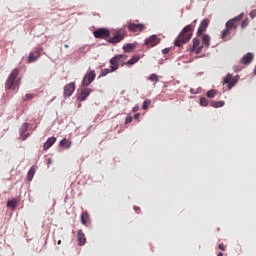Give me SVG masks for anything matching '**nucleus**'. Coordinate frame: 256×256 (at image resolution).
Masks as SVG:
<instances>
[{
	"instance_id": "14",
	"label": "nucleus",
	"mask_w": 256,
	"mask_h": 256,
	"mask_svg": "<svg viewBox=\"0 0 256 256\" xmlns=\"http://www.w3.org/2000/svg\"><path fill=\"white\" fill-rule=\"evenodd\" d=\"M207 27H209V19L202 20L197 31V37H199V35H203V33L207 31Z\"/></svg>"
},
{
	"instance_id": "29",
	"label": "nucleus",
	"mask_w": 256,
	"mask_h": 256,
	"mask_svg": "<svg viewBox=\"0 0 256 256\" xmlns=\"http://www.w3.org/2000/svg\"><path fill=\"white\" fill-rule=\"evenodd\" d=\"M230 33H231V29L226 27L224 30H222V34H221L222 39L225 41V37H227V35H229Z\"/></svg>"
},
{
	"instance_id": "11",
	"label": "nucleus",
	"mask_w": 256,
	"mask_h": 256,
	"mask_svg": "<svg viewBox=\"0 0 256 256\" xmlns=\"http://www.w3.org/2000/svg\"><path fill=\"white\" fill-rule=\"evenodd\" d=\"M41 53H43V49L41 47L37 48L34 52H30L29 57L27 58V63H35V61L41 57Z\"/></svg>"
},
{
	"instance_id": "20",
	"label": "nucleus",
	"mask_w": 256,
	"mask_h": 256,
	"mask_svg": "<svg viewBox=\"0 0 256 256\" xmlns=\"http://www.w3.org/2000/svg\"><path fill=\"white\" fill-rule=\"evenodd\" d=\"M81 222L82 225H89V213L87 212H83L81 215Z\"/></svg>"
},
{
	"instance_id": "16",
	"label": "nucleus",
	"mask_w": 256,
	"mask_h": 256,
	"mask_svg": "<svg viewBox=\"0 0 256 256\" xmlns=\"http://www.w3.org/2000/svg\"><path fill=\"white\" fill-rule=\"evenodd\" d=\"M29 130V124L24 123L22 125V128L20 129V139L22 141H25L29 137V133L26 134V132Z\"/></svg>"
},
{
	"instance_id": "4",
	"label": "nucleus",
	"mask_w": 256,
	"mask_h": 256,
	"mask_svg": "<svg viewBox=\"0 0 256 256\" xmlns=\"http://www.w3.org/2000/svg\"><path fill=\"white\" fill-rule=\"evenodd\" d=\"M126 37L127 30H125V28H120L115 31L114 36L108 40V43H112L113 45H115L117 43H121Z\"/></svg>"
},
{
	"instance_id": "41",
	"label": "nucleus",
	"mask_w": 256,
	"mask_h": 256,
	"mask_svg": "<svg viewBox=\"0 0 256 256\" xmlns=\"http://www.w3.org/2000/svg\"><path fill=\"white\" fill-rule=\"evenodd\" d=\"M132 111H133L134 113L137 112V111H139V106H134L133 109H132Z\"/></svg>"
},
{
	"instance_id": "26",
	"label": "nucleus",
	"mask_w": 256,
	"mask_h": 256,
	"mask_svg": "<svg viewBox=\"0 0 256 256\" xmlns=\"http://www.w3.org/2000/svg\"><path fill=\"white\" fill-rule=\"evenodd\" d=\"M7 207H10V209H16L17 207V199H12L7 202Z\"/></svg>"
},
{
	"instance_id": "19",
	"label": "nucleus",
	"mask_w": 256,
	"mask_h": 256,
	"mask_svg": "<svg viewBox=\"0 0 256 256\" xmlns=\"http://www.w3.org/2000/svg\"><path fill=\"white\" fill-rule=\"evenodd\" d=\"M251 61H253V53L250 52L244 55L241 59L242 65H249Z\"/></svg>"
},
{
	"instance_id": "33",
	"label": "nucleus",
	"mask_w": 256,
	"mask_h": 256,
	"mask_svg": "<svg viewBox=\"0 0 256 256\" xmlns=\"http://www.w3.org/2000/svg\"><path fill=\"white\" fill-rule=\"evenodd\" d=\"M35 99V94H26L24 97H23V101H31Z\"/></svg>"
},
{
	"instance_id": "40",
	"label": "nucleus",
	"mask_w": 256,
	"mask_h": 256,
	"mask_svg": "<svg viewBox=\"0 0 256 256\" xmlns=\"http://www.w3.org/2000/svg\"><path fill=\"white\" fill-rule=\"evenodd\" d=\"M134 211H136V213H139V211H141V208H139V206H134Z\"/></svg>"
},
{
	"instance_id": "25",
	"label": "nucleus",
	"mask_w": 256,
	"mask_h": 256,
	"mask_svg": "<svg viewBox=\"0 0 256 256\" xmlns=\"http://www.w3.org/2000/svg\"><path fill=\"white\" fill-rule=\"evenodd\" d=\"M225 105V101H212L211 107H214L215 109H219V107H223Z\"/></svg>"
},
{
	"instance_id": "44",
	"label": "nucleus",
	"mask_w": 256,
	"mask_h": 256,
	"mask_svg": "<svg viewBox=\"0 0 256 256\" xmlns=\"http://www.w3.org/2000/svg\"><path fill=\"white\" fill-rule=\"evenodd\" d=\"M217 256H223V252L218 253Z\"/></svg>"
},
{
	"instance_id": "9",
	"label": "nucleus",
	"mask_w": 256,
	"mask_h": 256,
	"mask_svg": "<svg viewBox=\"0 0 256 256\" xmlns=\"http://www.w3.org/2000/svg\"><path fill=\"white\" fill-rule=\"evenodd\" d=\"M241 19H243V13L234 17V18H232V19H230V20H228L226 22V27L230 30L231 29H237V26L239 25V21H241Z\"/></svg>"
},
{
	"instance_id": "31",
	"label": "nucleus",
	"mask_w": 256,
	"mask_h": 256,
	"mask_svg": "<svg viewBox=\"0 0 256 256\" xmlns=\"http://www.w3.org/2000/svg\"><path fill=\"white\" fill-rule=\"evenodd\" d=\"M200 105L202 107H207L209 105V100H207L205 97L200 98Z\"/></svg>"
},
{
	"instance_id": "46",
	"label": "nucleus",
	"mask_w": 256,
	"mask_h": 256,
	"mask_svg": "<svg viewBox=\"0 0 256 256\" xmlns=\"http://www.w3.org/2000/svg\"><path fill=\"white\" fill-rule=\"evenodd\" d=\"M58 245H61V240L58 241Z\"/></svg>"
},
{
	"instance_id": "13",
	"label": "nucleus",
	"mask_w": 256,
	"mask_h": 256,
	"mask_svg": "<svg viewBox=\"0 0 256 256\" xmlns=\"http://www.w3.org/2000/svg\"><path fill=\"white\" fill-rule=\"evenodd\" d=\"M145 29V25L143 24H135V23H129L128 24V30L132 33H139Z\"/></svg>"
},
{
	"instance_id": "39",
	"label": "nucleus",
	"mask_w": 256,
	"mask_h": 256,
	"mask_svg": "<svg viewBox=\"0 0 256 256\" xmlns=\"http://www.w3.org/2000/svg\"><path fill=\"white\" fill-rule=\"evenodd\" d=\"M162 53H163V55H167V53H169V49H168V48L163 49V50H162Z\"/></svg>"
},
{
	"instance_id": "21",
	"label": "nucleus",
	"mask_w": 256,
	"mask_h": 256,
	"mask_svg": "<svg viewBox=\"0 0 256 256\" xmlns=\"http://www.w3.org/2000/svg\"><path fill=\"white\" fill-rule=\"evenodd\" d=\"M35 172H36V168H35V166H32L27 173L28 181H33V177H35Z\"/></svg>"
},
{
	"instance_id": "1",
	"label": "nucleus",
	"mask_w": 256,
	"mask_h": 256,
	"mask_svg": "<svg viewBox=\"0 0 256 256\" xmlns=\"http://www.w3.org/2000/svg\"><path fill=\"white\" fill-rule=\"evenodd\" d=\"M193 29H195V24L193 23L185 26L175 39L174 45L176 47H183V45L189 43L193 37Z\"/></svg>"
},
{
	"instance_id": "42",
	"label": "nucleus",
	"mask_w": 256,
	"mask_h": 256,
	"mask_svg": "<svg viewBox=\"0 0 256 256\" xmlns=\"http://www.w3.org/2000/svg\"><path fill=\"white\" fill-rule=\"evenodd\" d=\"M140 115H141L140 113L135 114L134 119H139Z\"/></svg>"
},
{
	"instance_id": "12",
	"label": "nucleus",
	"mask_w": 256,
	"mask_h": 256,
	"mask_svg": "<svg viewBox=\"0 0 256 256\" xmlns=\"http://www.w3.org/2000/svg\"><path fill=\"white\" fill-rule=\"evenodd\" d=\"M75 92V82H71L64 86V97H71L73 93Z\"/></svg>"
},
{
	"instance_id": "27",
	"label": "nucleus",
	"mask_w": 256,
	"mask_h": 256,
	"mask_svg": "<svg viewBox=\"0 0 256 256\" xmlns=\"http://www.w3.org/2000/svg\"><path fill=\"white\" fill-rule=\"evenodd\" d=\"M139 56H133L130 60L126 62V65H135L139 61Z\"/></svg>"
},
{
	"instance_id": "7",
	"label": "nucleus",
	"mask_w": 256,
	"mask_h": 256,
	"mask_svg": "<svg viewBox=\"0 0 256 256\" xmlns=\"http://www.w3.org/2000/svg\"><path fill=\"white\" fill-rule=\"evenodd\" d=\"M192 43L193 45L190 48L191 53H196V55H199V53L203 51V43H201L199 38H194Z\"/></svg>"
},
{
	"instance_id": "28",
	"label": "nucleus",
	"mask_w": 256,
	"mask_h": 256,
	"mask_svg": "<svg viewBox=\"0 0 256 256\" xmlns=\"http://www.w3.org/2000/svg\"><path fill=\"white\" fill-rule=\"evenodd\" d=\"M60 145L62 147H66V149H69V147H71V142H68L67 138H64L60 141Z\"/></svg>"
},
{
	"instance_id": "24",
	"label": "nucleus",
	"mask_w": 256,
	"mask_h": 256,
	"mask_svg": "<svg viewBox=\"0 0 256 256\" xmlns=\"http://www.w3.org/2000/svg\"><path fill=\"white\" fill-rule=\"evenodd\" d=\"M210 41H211V37H209V35L207 34L202 35V45H205V47H209Z\"/></svg>"
},
{
	"instance_id": "36",
	"label": "nucleus",
	"mask_w": 256,
	"mask_h": 256,
	"mask_svg": "<svg viewBox=\"0 0 256 256\" xmlns=\"http://www.w3.org/2000/svg\"><path fill=\"white\" fill-rule=\"evenodd\" d=\"M218 249H220V251H225V249H226L225 244L220 243V244L218 245Z\"/></svg>"
},
{
	"instance_id": "5",
	"label": "nucleus",
	"mask_w": 256,
	"mask_h": 256,
	"mask_svg": "<svg viewBox=\"0 0 256 256\" xmlns=\"http://www.w3.org/2000/svg\"><path fill=\"white\" fill-rule=\"evenodd\" d=\"M95 77H97L95 70L88 71L82 79V87H89L95 81Z\"/></svg>"
},
{
	"instance_id": "8",
	"label": "nucleus",
	"mask_w": 256,
	"mask_h": 256,
	"mask_svg": "<svg viewBox=\"0 0 256 256\" xmlns=\"http://www.w3.org/2000/svg\"><path fill=\"white\" fill-rule=\"evenodd\" d=\"M223 81L227 85L228 89L231 90L233 87H235L237 81H239V78L237 76L233 77L232 74H228Z\"/></svg>"
},
{
	"instance_id": "15",
	"label": "nucleus",
	"mask_w": 256,
	"mask_h": 256,
	"mask_svg": "<svg viewBox=\"0 0 256 256\" xmlns=\"http://www.w3.org/2000/svg\"><path fill=\"white\" fill-rule=\"evenodd\" d=\"M91 88H82L78 95V101H85L89 95H91Z\"/></svg>"
},
{
	"instance_id": "23",
	"label": "nucleus",
	"mask_w": 256,
	"mask_h": 256,
	"mask_svg": "<svg viewBox=\"0 0 256 256\" xmlns=\"http://www.w3.org/2000/svg\"><path fill=\"white\" fill-rule=\"evenodd\" d=\"M109 73H115V71H113V66L109 68H105L101 71L100 77H107V75H109Z\"/></svg>"
},
{
	"instance_id": "18",
	"label": "nucleus",
	"mask_w": 256,
	"mask_h": 256,
	"mask_svg": "<svg viewBox=\"0 0 256 256\" xmlns=\"http://www.w3.org/2000/svg\"><path fill=\"white\" fill-rule=\"evenodd\" d=\"M56 141H57V138H55V137L48 138L43 145L44 151H47V149H51V147H53V145H55Z\"/></svg>"
},
{
	"instance_id": "17",
	"label": "nucleus",
	"mask_w": 256,
	"mask_h": 256,
	"mask_svg": "<svg viewBox=\"0 0 256 256\" xmlns=\"http://www.w3.org/2000/svg\"><path fill=\"white\" fill-rule=\"evenodd\" d=\"M77 241L79 247H83V245L87 243V238L85 237V233H83V230L78 231Z\"/></svg>"
},
{
	"instance_id": "38",
	"label": "nucleus",
	"mask_w": 256,
	"mask_h": 256,
	"mask_svg": "<svg viewBox=\"0 0 256 256\" xmlns=\"http://www.w3.org/2000/svg\"><path fill=\"white\" fill-rule=\"evenodd\" d=\"M250 17H251V19H255V17H256V10H252L250 12Z\"/></svg>"
},
{
	"instance_id": "10",
	"label": "nucleus",
	"mask_w": 256,
	"mask_h": 256,
	"mask_svg": "<svg viewBox=\"0 0 256 256\" xmlns=\"http://www.w3.org/2000/svg\"><path fill=\"white\" fill-rule=\"evenodd\" d=\"M159 43H161V38H158L157 35H152L148 39L145 40V45L148 48L157 47V45H159Z\"/></svg>"
},
{
	"instance_id": "34",
	"label": "nucleus",
	"mask_w": 256,
	"mask_h": 256,
	"mask_svg": "<svg viewBox=\"0 0 256 256\" xmlns=\"http://www.w3.org/2000/svg\"><path fill=\"white\" fill-rule=\"evenodd\" d=\"M151 105V100H145L142 104V109H147Z\"/></svg>"
},
{
	"instance_id": "43",
	"label": "nucleus",
	"mask_w": 256,
	"mask_h": 256,
	"mask_svg": "<svg viewBox=\"0 0 256 256\" xmlns=\"http://www.w3.org/2000/svg\"><path fill=\"white\" fill-rule=\"evenodd\" d=\"M234 71H239V68L237 66H234Z\"/></svg>"
},
{
	"instance_id": "45",
	"label": "nucleus",
	"mask_w": 256,
	"mask_h": 256,
	"mask_svg": "<svg viewBox=\"0 0 256 256\" xmlns=\"http://www.w3.org/2000/svg\"><path fill=\"white\" fill-rule=\"evenodd\" d=\"M64 47H65L66 49H68V48H69V45L65 44Z\"/></svg>"
},
{
	"instance_id": "6",
	"label": "nucleus",
	"mask_w": 256,
	"mask_h": 256,
	"mask_svg": "<svg viewBox=\"0 0 256 256\" xmlns=\"http://www.w3.org/2000/svg\"><path fill=\"white\" fill-rule=\"evenodd\" d=\"M95 39H109L111 37V31L107 28H99L93 33Z\"/></svg>"
},
{
	"instance_id": "30",
	"label": "nucleus",
	"mask_w": 256,
	"mask_h": 256,
	"mask_svg": "<svg viewBox=\"0 0 256 256\" xmlns=\"http://www.w3.org/2000/svg\"><path fill=\"white\" fill-rule=\"evenodd\" d=\"M149 81H152L154 83H159V76H157V74L153 73L149 76Z\"/></svg>"
},
{
	"instance_id": "3",
	"label": "nucleus",
	"mask_w": 256,
	"mask_h": 256,
	"mask_svg": "<svg viewBox=\"0 0 256 256\" xmlns=\"http://www.w3.org/2000/svg\"><path fill=\"white\" fill-rule=\"evenodd\" d=\"M127 61V55L125 54H118L110 59V65L112 67V71H117L119 69V65L121 67H125Z\"/></svg>"
},
{
	"instance_id": "2",
	"label": "nucleus",
	"mask_w": 256,
	"mask_h": 256,
	"mask_svg": "<svg viewBox=\"0 0 256 256\" xmlns=\"http://www.w3.org/2000/svg\"><path fill=\"white\" fill-rule=\"evenodd\" d=\"M21 70L19 68H15L12 70L10 75L8 76L5 87L9 89L10 91H15L16 88H19L21 79H17L19 77V73Z\"/></svg>"
},
{
	"instance_id": "35",
	"label": "nucleus",
	"mask_w": 256,
	"mask_h": 256,
	"mask_svg": "<svg viewBox=\"0 0 256 256\" xmlns=\"http://www.w3.org/2000/svg\"><path fill=\"white\" fill-rule=\"evenodd\" d=\"M247 25H249V19L246 18L245 20H243V22L241 24L242 29H245V27H247Z\"/></svg>"
},
{
	"instance_id": "32",
	"label": "nucleus",
	"mask_w": 256,
	"mask_h": 256,
	"mask_svg": "<svg viewBox=\"0 0 256 256\" xmlns=\"http://www.w3.org/2000/svg\"><path fill=\"white\" fill-rule=\"evenodd\" d=\"M207 97L209 99H213L215 97V95H217V91L216 90H210L206 93Z\"/></svg>"
},
{
	"instance_id": "22",
	"label": "nucleus",
	"mask_w": 256,
	"mask_h": 256,
	"mask_svg": "<svg viewBox=\"0 0 256 256\" xmlns=\"http://www.w3.org/2000/svg\"><path fill=\"white\" fill-rule=\"evenodd\" d=\"M135 49V44H126L123 46V51L124 53H131V51H133Z\"/></svg>"
},
{
	"instance_id": "37",
	"label": "nucleus",
	"mask_w": 256,
	"mask_h": 256,
	"mask_svg": "<svg viewBox=\"0 0 256 256\" xmlns=\"http://www.w3.org/2000/svg\"><path fill=\"white\" fill-rule=\"evenodd\" d=\"M132 121H133V117L132 116H127L126 120H125V123L128 124V123H131Z\"/></svg>"
}]
</instances>
